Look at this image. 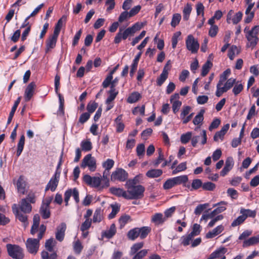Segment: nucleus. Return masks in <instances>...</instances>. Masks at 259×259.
<instances>
[{
  "instance_id": "obj_1",
  "label": "nucleus",
  "mask_w": 259,
  "mask_h": 259,
  "mask_svg": "<svg viewBox=\"0 0 259 259\" xmlns=\"http://www.w3.org/2000/svg\"><path fill=\"white\" fill-rule=\"evenodd\" d=\"M47 230V227L44 224L40 226L37 238H29L26 242L27 251L31 254H35L39 248V241L43 238Z\"/></svg>"
},
{
  "instance_id": "obj_2",
  "label": "nucleus",
  "mask_w": 259,
  "mask_h": 259,
  "mask_svg": "<svg viewBox=\"0 0 259 259\" xmlns=\"http://www.w3.org/2000/svg\"><path fill=\"white\" fill-rule=\"evenodd\" d=\"M142 28V25L138 23L134 24L132 26L128 27L121 32V29H119V32L116 34L114 42L118 44L120 42L121 39H126L128 36L133 35L136 31L140 30Z\"/></svg>"
},
{
  "instance_id": "obj_3",
  "label": "nucleus",
  "mask_w": 259,
  "mask_h": 259,
  "mask_svg": "<svg viewBox=\"0 0 259 259\" xmlns=\"http://www.w3.org/2000/svg\"><path fill=\"white\" fill-rule=\"evenodd\" d=\"M6 248L9 256L14 259H23L24 253L23 249L19 245L8 243Z\"/></svg>"
},
{
  "instance_id": "obj_4",
  "label": "nucleus",
  "mask_w": 259,
  "mask_h": 259,
  "mask_svg": "<svg viewBox=\"0 0 259 259\" xmlns=\"http://www.w3.org/2000/svg\"><path fill=\"white\" fill-rule=\"evenodd\" d=\"M127 189V199L129 200L142 198L144 196L145 190L144 187L141 185L133 186Z\"/></svg>"
},
{
  "instance_id": "obj_5",
  "label": "nucleus",
  "mask_w": 259,
  "mask_h": 259,
  "mask_svg": "<svg viewBox=\"0 0 259 259\" xmlns=\"http://www.w3.org/2000/svg\"><path fill=\"white\" fill-rule=\"evenodd\" d=\"M258 33V25L254 26L252 28L251 30L247 32V33L246 34V37L249 42V44H247V47H251L253 49L256 46L258 40V38L257 36Z\"/></svg>"
},
{
  "instance_id": "obj_6",
  "label": "nucleus",
  "mask_w": 259,
  "mask_h": 259,
  "mask_svg": "<svg viewBox=\"0 0 259 259\" xmlns=\"http://www.w3.org/2000/svg\"><path fill=\"white\" fill-rule=\"evenodd\" d=\"M128 177V173L122 168H117L112 172L111 175V181L112 182L119 181L124 182L127 180Z\"/></svg>"
},
{
  "instance_id": "obj_7",
  "label": "nucleus",
  "mask_w": 259,
  "mask_h": 259,
  "mask_svg": "<svg viewBox=\"0 0 259 259\" xmlns=\"http://www.w3.org/2000/svg\"><path fill=\"white\" fill-rule=\"evenodd\" d=\"M236 79L230 78L226 81L223 87H222V85H219V84H217L216 96L220 97L223 93L227 92L228 90L231 89L236 83Z\"/></svg>"
},
{
  "instance_id": "obj_8",
  "label": "nucleus",
  "mask_w": 259,
  "mask_h": 259,
  "mask_svg": "<svg viewBox=\"0 0 259 259\" xmlns=\"http://www.w3.org/2000/svg\"><path fill=\"white\" fill-rule=\"evenodd\" d=\"M72 196L76 203L79 202V191L76 188H69L66 190L64 193V201L65 206L68 205V202L70 197Z\"/></svg>"
},
{
  "instance_id": "obj_9",
  "label": "nucleus",
  "mask_w": 259,
  "mask_h": 259,
  "mask_svg": "<svg viewBox=\"0 0 259 259\" xmlns=\"http://www.w3.org/2000/svg\"><path fill=\"white\" fill-rule=\"evenodd\" d=\"M186 46L187 50L192 54L197 53L199 48V44L198 41L191 34L187 36L186 40Z\"/></svg>"
},
{
  "instance_id": "obj_10",
  "label": "nucleus",
  "mask_w": 259,
  "mask_h": 259,
  "mask_svg": "<svg viewBox=\"0 0 259 259\" xmlns=\"http://www.w3.org/2000/svg\"><path fill=\"white\" fill-rule=\"evenodd\" d=\"M12 210L16 219L24 223V225L28 224V217L26 214V213H23L20 210L18 204H13L12 206Z\"/></svg>"
},
{
  "instance_id": "obj_11",
  "label": "nucleus",
  "mask_w": 259,
  "mask_h": 259,
  "mask_svg": "<svg viewBox=\"0 0 259 259\" xmlns=\"http://www.w3.org/2000/svg\"><path fill=\"white\" fill-rule=\"evenodd\" d=\"M80 166L83 168L88 166L90 170L94 171L96 168V160L91 154H89L83 158Z\"/></svg>"
},
{
  "instance_id": "obj_12",
  "label": "nucleus",
  "mask_w": 259,
  "mask_h": 259,
  "mask_svg": "<svg viewBox=\"0 0 259 259\" xmlns=\"http://www.w3.org/2000/svg\"><path fill=\"white\" fill-rule=\"evenodd\" d=\"M60 176L54 174L46 185L45 191L50 190L52 192H54L58 185L60 181Z\"/></svg>"
},
{
  "instance_id": "obj_13",
  "label": "nucleus",
  "mask_w": 259,
  "mask_h": 259,
  "mask_svg": "<svg viewBox=\"0 0 259 259\" xmlns=\"http://www.w3.org/2000/svg\"><path fill=\"white\" fill-rule=\"evenodd\" d=\"M36 87L35 82H31L26 87L24 93V99L26 102L29 101L34 94L35 89Z\"/></svg>"
},
{
  "instance_id": "obj_14",
  "label": "nucleus",
  "mask_w": 259,
  "mask_h": 259,
  "mask_svg": "<svg viewBox=\"0 0 259 259\" xmlns=\"http://www.w3.org/2000/svg\"><path fill=\"white\" fill-rule=\"evenodd\" d=\"M66 230V225L65 223H62L57 228L56 233V238L60 242H62L65 237V233Z\"/></svg>"
},
{
  "instance_id": "obj_15",
  "label": "nucleus",
  "mask_w": 259,
  "mask_h": 259,
  "mask_svg": "<svg viewBox=\"0 0 259 259\" xmlns=\"http://www.w3.org/2000/svg\"><path fill=\"white\" fill-rule=\"evenodd\" d=\"M234 165L233 159L230 157L227 158L225 162V165L220 172V175L222 177L225 176L229 171L231 170Z\"/></svg>"
},
{
  "instance_id": "obj_16",
  "label": "nucleus",
  "mask_w": 259,
  "mask_h": 259,
  "mask_svg": "<svg viewBox=\"0 0 259 259\" xmlns=\"http://www.w3.org/2000/svg\"><path fill=\"white\" fill-rule=\"evenodd\" d=\"M40 224V217L39 214H35L33 218V224L30 229V234L32 235L39 232Z\"/></svg>"
},
{
  "instance_id": "obj_17",
  "label": "nucleus",
  "mask_w": 259,
  "mask_h": 259,
  "mask_svg": "<svg viewBox=\"0 0 259 259\" xmlns=\"http://www.w3.org/2000/svg\"><path fill=\"white\" fill-rule=\"evenodd\" d=\"M174 181L176 186L183 185V186L188 188H190L189 185H186V183L188 181V177L187 175H182L176 177L172 178Z\"/></svg>"
},
{
  "instance_id": "obj_18",
  "label": "nucleus",
  "mask_w": 259,
  "mask_h": 259,
  "mask_svg": "<svg viewBox=\"0 0 259 259\" xmlns=\"http://www.w3.org/2000/svg\"><path fill=\"white\" fill-rule=\"evenodd\" d=\"M116 233V227L114 224H112L109 229L102 232V237L110 239L112 238Z\"/></svg>"
},
{
  "instance_id": "obj_19",
  "label": "nucleus",
  "mask_w": 259,
  "mask_h": 259,
  "mask_svg": "<svg viewBox=\"0 0 259 259\" xmlns=\"http://www.w3.org/2000/svg\"><path fill=\"white\" fill-rule=\"evenodd\" d=\"M58 36L53 34L46 40V52L48 53L51 49H54L56 45Z\"/></svg>"
},
{
  "instance_id": "obj_20",
  "label": "nucleus",
  "mask_w": 259,
  "mask_h": 259,
  "mask_svg": "<svg viewBox=\"0 0 259 259\" xmlns=\"http://www.w3.org/2000/svg\"><path fill=\"white\" fill-rule=\"evenodd\" d=\"M109 190L110 193L113 195L117 197H122L127 199V191L123 190L122 189L112 187L110 188Z\"/></svg>"
},
{
  "instance_id": "obj_21",
  "label": "nucleus",
  "mask_w": 259,
  "mask_h": 259,
  "mask_svg": "<svg viewBox=\"0 0 259 259\" xmlns=\"http://www.w3.org/2000/svg\"><path fill=\"white\" fill-rule=\"evenodd\" d=\"M26 200L21 199L18 206H19L20 210L23 213H29L32 211V206L28 202H26Z\"/></svg>"
},
{
  "instance_id": "obj_22",
  "label": "nucleus",
  "mask_w": 259,
  "mask_h": 259,
  "mask_svg": "<svg viewBox=\"0 0 259 259\" xmlns=\"http://www.w3.org/2000/svg\"><path fill=\"white\" fill-rule=\"evenodd\" d=\"M227 249L224 247H221L212 252L207 259H216L220 258L227 252Z\"/></svg>"
},
{
  "instance_id": "obj_23",
  "label": "nucleus",
  "mask_w": 259,
  "mask_h": 259,
  "mask_svg": "<svg viewBox=\"0 0 259 259\" xmlns=\"http://www.w3.org/2000/svg\"><path fill=\"white\" fill-rule=\"evenodd\" d=\"M151 228L149 226H143L140 228L138 227V231L139 234V237L141 239H144L146 238L148 234L151 232Z\"/></svg>"
},
{
  "instance_id": "obj_24",
  "label": "nucleus",
  "mask_w": 259,
  "mask_h": 259,
  "mask_svg": "<svg viewBox=\"0 0 259 259\" xmlns=\"http://www.w3.org/2000/svg\"><path fill=\"white\" fill-rule=\"evenodd\" d=\"M26 182L24 180V177L20 176L16 183L17 189L19 192L24 194L25 192Z\"/></svg>"
},
{
  "instance_id": "obj_25",
  "label": "nucleus",
  "mask_w": 259,
  "mask_h": 259,
  "mask_svg": "<svg viewBox=\"0 0 259 259\" xmlns=\"http://www.w3.org/2000/svg\"><path fill=\"white\" fill-rule=\"evenodd\" d=\"M108 93L109 96L106 100V104H109L111 103L115 99L118 94V92L116 91L115 88H114L113 86H112L110 87V90L108 92Z\"/></svg>"
},
{
  "instance_id": "obj_26",
  "label": "nucleus",
  "mask_w": 259,
  "mask_h": 259,
  "mask_svg": "<svg viewBox=\"0 0 259 259\" xmlns=\"http://www.w3.org/2000/svg\"><path fill=\"white\" fill-rule=\"evenodd\" d=\"M224 227L222 225H219L215 227L211 231H209L206 234V238H212L221 233L224 230Z\"/></svg>"
},
{
  "instance_id": "obj_27",
  "label": "nucleus",
  "mask_w": 259,
  "mask_h": 259,
  "mask_svg": "<svg viewBox=\"0 0 259 259\" xmlns=\"http://www.w3.org/2000/svg\"><path fill=\"white\" fill-rule=\"evenodd\" d=\"M163 171L160 169H152L149 170L146 173V176L149 178H156L161 176Z\"/></svg>"
},
{
  "instance_id": "obj_28",
  "label": "nucleus",
  "mask_w": 259,
  "mask_h": 259,
  "mask_svg": "<svg viewBox=\"0 0 259 259\" xmlns=\"http://www.w3.org/2000/svg\"><path fill=\"white\" fill-rule=\"evenodd\" d=\"M142 98L141 95L138 92H134L131 94L126 99L127 103L132 104L137 102Z\"/></svg>"
},
{
  "instance_id": "obj_29",
  "label": "nucleus",
  "mask_w": 259,
  "mask_h": 259,
  "mask_svg": "<svg viewBox=\"0 0 259 259\" xmlns=\"http://www.w3.org/2000/svg\"><path fill=\"white\" fill-rule=\"evenodd\" d=\"M259 242V234L244 241L243 247H246Z\"/></svg>"
},
{
  "instance_id": "obj_30",
  "label": "nucleus",
  "mask_w": 259,
  "mask_h": 259,
  "mask_svg": "<svg viewBox=\"0 0 259 259\" xmlns=\"http://www.w3.org/2000/svg\"><path fill=\"white\" fill-rule=\"evenodd\" d=\"M25 144V136L24 135H22L17 144V152L16 155L17 157H19L22 153L24 146Z\"/></svg>"
},
{
  "instance_id": "obj_31",
  "label": "nucleus",
  "mask_w": 259,
  "mask_h": 259,
  "mask_svg": "<svg viewBox=\"0 0 259 259\" xmlns=\"http://www.w3.org/2000/svg\"><path fill=\"white\" fill-rule=\"evenodd\" d=\"M165 220L161 213H156L152 216L151 221L155 225H160L164 223Z\"/></svg>"
},
{
  "instance_id": "obj_32",
  "label": "nucleus",
  "mask_w": 259,
  "mask_h": 259,
  "mask_svg": "<svg viewBox=\"0 0 259 259\" xmlns=\"http://www.w3.org/2000/svg\"><path fill=\"white\" fill-rule=\"evenodd\" d=\"M115 122L116 124V132L121 133L124 128V124L122 122V115H119L115 119Z\"/></svg>"
},
{
  "instance_id": "obj_33",
  "label": "nucleus",
  "mask_w": 259,
  "mask_h": 259,
  "mask_svg": "<svg viewBox=\"0 0 259 259\" xmlns=\"http://www.w3.org/2000/svg\"><path fill=\"white\" fill-rule=\"evenodd\" d=\"M233 86L232 92L235 96L239 95L244 89V86L240 81H236Z\"/></svg>"
},
{
  "instance_id": "obj_34",
  "label": "nucleus",
  "mask_w": 259,
  "mask_h": 259,
  "mask_svg": "<svg viewBox=\"0 0 259 259\" xmlns=\"http://www.w3.org/2000/svg\"><path fill=\"white\" fill-rule=\"evenodd\" d=\"M240 213L243 215L245 218V219L248 217L254 218L256 216L255 210H252L249 209H245L244 208H241Z\"/></svg>"
},
{
  "instance_id": "obj_35",
  "label": "nucleus",
  "mask_w": 259,
  "mask_h": 259,
  "mask_svg": "<svg viewBox=\"0 0 259 259\" xmlns=\"http://www.w3.org/2000/svg\"><path fill=\"white\" fill-rule=\"evenodd\" d=\"M127 237L132 241H134L138 238L139 237L138 227L134 228L128 231L127 233Z\"/></svg>"
},
{
  "instance_id": "obj_36",
  "label": "nucleus",
  "mask_w": 259,
  "mask_h": 259,
  "mask_svg": "<svg viewBox=\"0 0 259 259\" xmlns=\"http://www.w3.org/2000/svg\"><path fill=\"white\" fill-rule=\"evenodd\" d=\"M39 213L44 219H49L51 216L50 208L46 206L41 205L39 209Z\"/></svg>"
},
{
  "instance_id": "obj_37",
  "label": "nucleus",
  "mask_w": 259,
  "mask_h": 259,
  "mask_svg": "<svg viewBox=\"0 0 259 259\" xmlns=\"http://www.w3.org/2000/svg\"><path fill=\"white\" fill-rule=\"evenodd\" d=\"M102 212L101 208H97L96 209L93 218V223H100L102 220Z\"/></svg>"
},
{
  "instance_id": "obj_38",
  "label": "nucleus",
  "mask_w": 259,
  "mask_h": 259,
  "mask_svg": "<svg viewBox=\"0 0 259 259\" xmlns=\"http://www.w3.org/2000/svg\"><path fill=\"white\" fill-rule=\"evenodd\" d=\"M212 66V63L210 61L207 60L202 66L201 75L203 77L205 76Z\"/></svg>"
},
{
  "instance_id": "obj_39",
  "label": "nucleus",
  "mask_w": 259,
  "mask_h": 259,
  "mask_svg": "<svg viewBox=\"0 0 259 259\" xmlns=\"http://www.w3.org/2000/svg\"><path fill=\"white\" fill-rule=\"evenodd\" d=\"M204 112L205 110L204 109H201L198 114L196 115L193 120V122L195 125H198L203 121Z\"/></svg>"
},
{
  "instance_id": "obj_40",
  "label": "nucleus",
  "mask_w": 259,
  "mask_h": 259,
  "mask_svg": "<svg viewBox=\"0 0 259 259\" xmlns=\"http://www.w3.org/2000/svg\"><path fill=\"white\" fill-rule=\"evenodd\" d=\"M111 207L112 208V211L108 216V218L110 220L114 218L120 210V206L117 203L111 204Z\"/></svg>"
},
{
  "instance_id": "obj_41",
  "label": "nucleus",
  "mask_w": 259,
  "mask_h": 259,
  "mask_svg": "<svg viewBox=\"0 0 259 259\" xmlns=\"http://www.w3.org/2000/svg\"><path fill=\"white\" fill-rule=\"evenodd\" d=\"M130 220L131 217L129 215L124 214L121 215L118 220L120 229H122Z\"/></svg>"
},
{
  "instance_id": "obj_42",
  "label": "nucleus",
  "mask_w": 259,
  "mask_h": 259,
  "mask_svg": "<svg viewBox=\"0 0 259 259\" xmlns=\"http://www.w3.org/2000/svg\"><path fill=\"white\" fill-rule=\"evenodd\" d=\"M192 11V7L190 4H187L184 7L183 13V19L185 21H187L190 17V13Z\"/></svg>"
},
{
  "instance_id": "obj_43",
  "label": "nucleus",
  "mask_w": 259,
  "mask_h": 259,
  "mask_svg": "<svg viewBox=\"0 0 259 259\" xmlns=\"http://www.w3.org/2000/svg\"><path fill=\"white\" fill-rule=\"evenodd\" d=\"M231 73V70L230 69H227L223 72V73L220 75V78L217 84L223 85L224 82L227 80L228 76Z\"/></svg>"
},
{
  "instance_id": "obj_44",
  "label": "nucleus",
  "mask_w": 259,
  "mask_h": 259,
  "mask_svg": "<svg viewBox=\"0 0 259 259\" xmlns=\"http://www.w3.org/2000/svg\"><path fill=\"white\" fill-rule=\"evenodd\" d=\"M144 246L143 242H138L134 244L131 248L130 254L131 255L135 254L141 249Z\"/></svg>"
},
{
  "instance_id": "obj_45",
  "label": "nucleus",
  "mask_w": 259,
  "mask_h": 259,
  "mask_svg": "<svg viewBox=\"0 0 259 259\" xmlns=\"http://www.w3.org/2000/svg\"><path fill=\"white\" fill-rule=\"evenodd\" d=\"M181 20V15L180 14L176 13L174 14L172 17V20L170 23V25L172 27H176L177 26Z\"/></svg>"
},
{
  "instance_id": "obj_46",
  "label": "nucleus",
  "mask_w": 259,
  "mask_h": 259,
  "mask_svg": "<svg viewBox=\"0 0 259 259\" xmlns=\"http://www.w3.org/2000/svg\"><path fill=\"white\" fill-rule=\"evenodd\" d=\"M139 183V176H136L133 179L128 180L125 184V187L127 189H130L132 187L136 186L137 184Z\"/></svg>"
},
{
  "instance_id": "obj_47",
  "label": "nucleus",
  "mask_w": 259,
  "mask_h": 259,
  "mask_svg": "<svg viewBox=\"0 0 259 259\" xmlns=\"http://www.w3.org/2000/svg\"><path fill=\"white\" fill-rule=\"evenodd\" d=\"M41 257L42 259H57V254L56 252L50 254L48 251H42L41 252Z\"/></svg>"
},
{
  "instance_id": "obj_48",
  "label": "nucleus",
  "mask_w": 259,
  "mask_h": 259,
  "mask_svg": "<svg viewBox=\"0 0 259 259\" xmlns=\"http://www.w3.org/2000/svg\"><path fill=\"white\" fill-rule=\"evenodd\" d=\"M80 146L83 151H89L92 150L93 147L92 143L89 140L83 141L81 142Z\"/></svg>"
},
{
  "instance_id": "obj_49",
  "label": "nucleus",
  "mask_w": 259,
  "mask_h": 259,
  "mask_svg": "<svg viewBox=\"0 0 259 259\" xmlns=\"http://www.w3.org/2000/svg\"><path fill=\"white\" fill-rule=\"evenodd\" d=\"M187 169V163L186 162H184L180 163L175 169H174L172 171V175H176L179 172H181Z\"/></svg>"
},
{
  "instance_id": "obj_50",
  "label": "nucleus",
  "mask_w": 259,
  "mask_h": 259,
  "mask_svg": "<svg viewBox=\"0 0 259 259\" xmlns=\"http://www.w3.org/2000/svg\"><path fill=\"white\" fill-rule=\"evenodd\" d=\"M176 186L175 183L172 178L168 179L163 184L164 190H169Z\"/></svg>"
},
{
  "instance_id": "obj_51",
  "label": "nucleus",
  "mask_w": 259,
  "mask_h": 259,
  "mask_svg": "<svg viewBox=\"0 0 259 259\" xmlns=\"http://www.w3.org/2000/svg\"><path fill=\"white\" fill-rule=\"evenodd\" d=\"M202 182L200 179H194L191 184V191L197 190L200 187H202Z\"/></svg>"
},
{
  "instance_id": "obj_52",
  "label": "nucleus",
  "mask_w": 259,
  "mask_h": 259,
  "mask_svg": "<svg viewBox=\"0 0 259 259\" xmlns=\"http://www.w3.org/2000/svg\"><path fill=\"white\" fill-rule=\"evenodd\" d=\"M168 75V74L162 72L160 76L158 77H157L156 79L157 85L159 87L161 86L164 82V81L166 80V79L167 78Z\"/></svg>"
},
{
  "instance_id": "obj_53",
  "label": "nucleus",
  "mask_w": 259,
  "mask_h": 259,
  "mask_svg": "<svg viewBox=\"0 0 259 259\" xmlns=\"http://www.w3.org/2000/svg\"><path fill=\"white\" fill-rule=\"evenodd\" d=\"M92 220L87 219L83 222L80 226V230L82 232L88 230L91 226Z\"/></svg>"
},
{
  "instance_id": "obj_54",
  "label": "nucleus",
  "mask_w": 259,
  "mask_h": 259,
  "mask_svg": "<svg viewBox=\"0 0 259 259\" xmlns=\"http://www.w3.org/2000/svg\"><path fill=\"white\" fill-rule=\"evenodd\" d=\"M63 25L62 18H60L55 24L53 34L59 36L61 28Z\"/></svg>"
},
{
  "instance_id": "obj_55",
  "label": "nucleus",
  "mask_w": 259,
  "mask_h": 259,
  "mask_svg": "<svg viewBox=\"0 0 259 259\" xmlns=\"http://www.w3.org/2000/svg\"><path fill=\"white\" fill-rule=\"evenodd\" d=\"M192 133L188 132L186 134H183L181 136V142L182 144H187L191 139Z\"/></svg>"
},
{
  "instance_id": "obj_56",
  "label": "nucleus",
  "mask_w": 259,
  "mask_h": 259,
  "mask_svg": "<svg viewBox=\"0 0 259 259\" xmlns=\"http://www.w3.org/2000/svg\"><path fill=\"white\" fill-rule=\"evenodd\" d=\"M181 35V32L180 31H177L173 34L171 38V46L172 49H175L176 48L178 41V38Z\"/></svg>"
},
{
  "instance_id": "obj_57",
  "label": "nucleus",
  "mask_w": 259,
  "mask_h": 259,
  "mask_svg": "<svg viewBox=\"0 0 259 259\" xmlns=\"http://www.w3.org/2000/svg\"><path fill=\"white\" fill-rule=\"evenodd\" d=\"M137 154L138 157L141 158L144 155L145 149L144 144H139L136 148Z\"/></svg>"
},
{
  "instance_id": "obj_58",
  "label": "nucleus",
  "mask_w": 259,
  "mask_h": 259,
  "mask_svg": "<svg viewBox=\"0 0 259 259\" xmlns=\"http://www.w3.org/2000/svg\"><path fill=\"white\" fill-rule=\"evenodd\" d=\"M202 189L206 191H213L215 188V185L210 182H207L202 184Z\"/></svg>"
},
{
  "instance_id": "obj_59",
  "label": "nucleus",
  "mask_w": 259,
  "mask_h": 259,
  "mask_svg": "<svg viewBox=\"0 0 259 259\" xmlns=\"http://www.w3.org/2000/svg\"><path fill=\"white\" fill-rule=\"evenodd\" d=\"M208 206V203L199 204L195 209L194 213L196 215H200Z\"/></svg>"
},
{
  "instance_id": "obj_60",
  "label": "nucleus",
  "mask_w": 259,
  "mask_h": 259,
  "mask_svg": "<svg viewBox=\"0 0 259 259\" xmlns=\"http://www.w3.org/2000/svg\"><path fill=\"white\" fill-rule=\"evenodd\" d=\"M201 231V226L198 224H194L192 227V231L190 234L193 236H197L200 234Z\"/></svg>"
},
{
  "instance_id": "obj_61",
  "label": "nucleus",
  "mask_w": 259,
  "mask_h": 259,
  "mask_svg": "<svg viewBox=\"0 0 259 259\" xmlns=\"http://www.w3.org/2000/svg\"><path fill=\"white\" fill-rule=\"evenodd\" d=\"M245 218L243 214L238 217L231 224L232 227H236L243 223L245 220Z\"/></svg>"
},
{
  "instance_id": "obj_62",
  "label": "nucleus",
  "mask_w": 259,
  "mask_h": 259,
  "mask_svg": "<svg viewBox=\"0 0 259 259\" xmlns=\"http://www.w3.org/2000/svg\"><path fill=\"white\" fill-rule=\"evenodd\" d=\"M114 164V160L109 158L103 163L102 166L106 169L110 170L113 167Z\"/></svg>"
},
{
  "instance_id": "obj_63",
  "label": "nucleus",
  "mask_w": 259,
  "mask_h": 259,
  "mask_svg": "<svg viewBox=\"0 0 259 259\" xmlns=\"http://www.w3.org/2000/svg\"><path fill=\"white\" fill-rule=\"evenodd\" d=\"M97 107L98 104L97 103H96L95 102H90V103H88L87 105V109L88 111V113L91 114L95 111Z\"/></svg>"
},
{
  "instance_id": "obj_64",
  "label": "nucleus",
  "mask_w": 259,
  "mask_h": 259,
  "mask_svg": "<svg viewBox=\"0 0 259 259\" xmlns=\"http://www.w3.org/2000/svg\"><path fill=\"white\" fill-rule=\"evenodd\" d=\"M148 253L147 249H143L136 252L132 259H142Z\"/></svg>"
}]
</instances>
